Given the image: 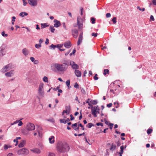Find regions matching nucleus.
Listing matches in <instances>:
<instances>
[{
    "mask_svg": "<svg viewBox=\"0 0 156 156\" xmlns=\"http://www.w3.org/2000/svg\"><path fill=\"white\" fill-rule=\"evenodd\" d=\"M41 28L43 29L45 28L46 27H48L49 25H48V23H41Z\"/></svg>",
    "mask_w": 156,
    "mask_h": 156,
    "instance_id": "393cba45",
    "label": "nucleus"
},
{
    "mask_svg": "<svg viewBox=\"0 0 156 156\" xmlns=\"http://www.w3.org/2000/svg\"><path fill=\"white\" fill-rule=\"evenodd\" d=\"M43 40L42 39H40L39 40V44L41 45V44L43 43Z\"/></svg>",
    "mask_w": 156,
    "mask_h": 156,
    "instance_id": "052dcab7",
    "label": "nucleus"
},
{
    "mask_svg": "<svg viewBox=\"0 0 156 156\" xmlns=\"http://www.w3.org/2000/svg\"><path fill=\"white\" fill-rule=\"evenodd\" d=\"M53 27H54L52 26H51L50 27L49 30L52 33H54L55 30V29Z\"/></svg>",
    "mask_w": 156,
    "mask_h": 156,
    "instance_id": "2f4dec72",
    "label": "nucleus"
},
{
    "mask_svg": "<svg viewBox=\"0 0 156 156\" xmlns=\"http://www.w3.org/2000/svg\"><path fill=\"white\" fill-rule=\"evenodd\" d=\"M47 120L49 122H55V121L54 120V119L52 118H51L48 119H47Z\"/></svg>",
    "mask_w": 156,
    "mask_h": 156,
    "instance_id": "72a5a7b5",
    "label": "nucleus"
},
{
    "mask_svg": "<svg viewBox=\"0 0 156 156\" xmlns=\"http://www.w3.org/2000/svg\"><path fill=\"white\" fill-rule=\"evenodd\" d=\"M137 9H138L140 11H144L145 10V9L144 8H143L142 9V8H140L139 6L137 7Z\"/></svg>",
    "mask_w": 156,
    "mask_h": 156,
    "instance_id": "79ce46f5",
    "label": "nucleus"
},
{
    "mask_svg": "<svg viewBox=\"0 0 156 156\" xmlns=\"http://www.w3.org/2000/svg\"><path fill=\"white\" fill-rule=\"evenodd\" d=\"M44 84L43 83H40L39 86L38 90V94L41 97L44 96V92L43 90Z\"/></svg>",
    "mask_w": 156,
    "mask_h": 156,
    "instance_id": "7ed1b4c3",
    "label": "nucleus"
},
{
    "mask_svg": "<svg viewBox=\"0 0 156 156\" xmlns=\"http://www.w3.org/2000/svg\"><path fill=\"white\" fill-rule=\"evenodd\" d=\"M116 18L115 17H114L112 19V21L113 22V23H115L117 21L116 20Z\"/></svg>",
    "mask_w": 156,
    "mask_h": 156,
    "instance_id": "4c0bfd02",
    "label": "nucleus"
},
{
    "mask_svg": "<svg viewBox=\"0 0 156 156\" xmlns=\"http://www.w3.org/2000/svg\"><path fill=\"white\" fill-rule=\"evenodd\" d=\"M81 91L82 93L84 94H86V92L85 90L83 88L81 89Z\"/></svg>",
    "mask_w": 156,
    "mask_h": 156,
    "instance_id": "8fccbe9b",
    "label": "nucleus"
},
{
    "mask_svg": "<svg viewBox=\"0 0 156 156\" xmlns=\"http://www.w3.org/2000/svg\"><path fill=\"white\" fill-rule=\"evenodd\" d=\"M31 151L34 153H36L37 154H40L41 153L40 150L38 148H35L34 149L31 150Z\"/></svg>",
    "mask_w": 156,
    "mask_h": 156,
    "instance_id": "6ab92c4d",
    "label": "nucleus"
},
{
    "mask_svg": "<svg viewBox=\"0 0 156 156\" xmlns=\"http://www.w3.org/2000/svg\"><path fill=\"white\" fill-rule=\"evenodd\" d=\"M70 65L71 66L72 68L73 69L76 70L77 69H78L79 68V66L78 65L76 64L75 62L73 61H70Z\"/></svg>",
    "mask_w": 156,
    "mask_h": 156,
    "instance_id": "1a4fd4ad",
    "label": "nucleus"
},
{
    "mask_svg": "<svg viewBox=\"0 0 156 156\" xmlns=\"http://www.w3.org/2000/svg\"><path fill=\"white\" fill-rule=\"evenodd\" d=\"M111 16V15L110 13H107L106 15V16L107 18L110 17Z\"/></svg>",
    "mask_w": 156,
    "mask_h": 156,
    "instance_id": "e2e57ef3",
    "label": "nucleus"
},
{
    "mask_svg": "<svg viewBox=\"0 0 156 156\" xmlns=\"http://www.w3.org/2000/svg\"><path fill=\"white\" fill-rule=\"evenodd\" d=\"M54 67L58 71L61 72H63L67 69V66H64V65L55 63L54 64Z\"/></svg>",
    "mask_w": 156,
    "mask_h": 156,
    "instance_id": "f03ea898",
    "label": "nucleus"
},
{
    "mask_svg": "<svg viewBox=\"0 0 156 156\" xmlns=\"http://www.w3.org/2000/svg\"><path fill=\"white\" fill-rule=\"evenodd\" d=\"M29 151L28 150L25 148H23L17 151V154L19 155L24 154L27 155L29 153Z\"/></svg>",
    "mask_w": 156,
    "mask_h": 156,
    "instance_id": "20e7f679",
    "label": "nucleus"
},
{
    "mask_svg": "<svg viewBox=\"0 0 156 156\" xmlns=\"http://www.w3.org/2000/svg\"><path fill=\"white\" fill-rule=\"evenodd\" d=\"M94 126V125L91 123H88L86 125V126L89 128H90L92 126Z\"/></svg>",
    "mask_w": 156,
    "mask_h": 156,
    "instance_id": "cd10ccee",
    "label": "nucleus"
},
{
    "mask_svg": "<svg viewBox=\"0 0 156 156\" xmlns=\"http://www.w3.org/2000/svg\"><path fill=\"white\" fill-rule=\"evenodd\" d=\"M116 147V145L113 143L112 144L111 147H110V149L111 151L114 150Z\"/></svg>",
    "mask_w": 156,
    "mask_h": 156,
    "instance_id": "412c9836",
    "label": "nucleus"
},
{
    "mask_svg": "<svg viewBox=\"0 0 156 156\" xmlns=\"http://www.w3.org/2000/svg\"><path fill=\"white\" fill-rule=\"evenodd\" d=\"M82 40L83 38L79 37L78 40L77 42V44L78 45H79L80 44L81 42L82 41Z\"/></svg>",
    "mask_w": 156,
    "mask_h": 156,
    "instance_id": "c85d7f7f",
    "label": "nucleus"
},
{
    "mask_svg": "<svg viewBox=\"0 0 156 156\" xmlns=\"http://www.w3.org/2000/svg\"><path fill=\"white\" fill-rule=\"evenodd\" d=\"M28 2L31 6H36L37 5V0H28Z\"/></svg>",
    "mask_w": 156,
    "mask_h": 156,
    "instance_id": "9d476101",
    "label": "nucleus"
},
{
    "mask_svg": "<svg viewBox=\"0 0 156 156\" xmlns=\"http://www.w3.org/2000/svg\"><path fill=\"white\" fill-rule=\"evenodd\" d=\"M150 19L152 21H154V16L152 15L151 16Z\"/></svg>",
    "mask_w": 156,
    "mask_h": 156,
    "instance_id": "0e129e2a",
    "label": "nucleus"
},
{
    "mask_svg": "<svg viewBox=\"0 0 156 156\" xmlns=\"http://www.w3.org/2000/svg\"><path fill=\"white\" fill-rule=\"evenodd\" d=\"M91 35L92 36H94V37H96L97 36L98 34L97 33H92Z\"/></svg>",
    "mask_w": 156,
    "mask_h": 156,
    "instance_id": "4d7b16f0",
    "label": "nucleus"
},
{
    "mask_svg": "<svg viewBox=\"0 0 156 156\" xmlns=\"http://www.w3.org/2000/svg\"><path fill=\"white\" fill-rule=\"evenodd\" d=\"M70 107L69 105L68 106H66L65 107L66 110H63V112H65V113H66L67 115L69 114L70 110Z\"/></svg>",
    "mask_w": 156,
    "mask_h": 156,
    "instance_id": "4468645a",
    "label": "nucleus"
},
{
    "mask_svg": "<svg viewBox=\"0 0 156 156\" xmlns=\"http://www.w3.org/2000/svg\"><path fill=\"white\" fill-rule=\"evenodd\" d=\"M13 75V70H11L9 72L6 73H5V75L8 77H11Z\"/></svg>",
    "mask_w": 156,
    "mask_h": 156,
    "instance_id": "f3484780",
    "label": "nucleus"
},
{
    "mask_svg": "<svg viewBox=\"0 0 156 156\" xmlns=\"http://www.w3.org/2000/svg\"><path fill=\"white\" fill-rule=\"evenodd\" d=\"M12 63H10L5 66H4L2 69V72H6L10 69H12Z\"/></svg>",
    "mask_w": 156,
    "mask_h": 156,
    "instance_id": "423d86ee",
    "label": "nucleus"
},
{
    "mask_svg": "<svg viewBox=\"0 0 156 156\" xmlns=\"http://www.w3.org/2000/svg\"><path fill=\"white\" fill-rule=\"evenodd\" d=\"M59 44L56 45H54L53 44H52L50 46H49V48H52L54 50L56 48H57L59 47Z\"/></svg>",
    "mask_w": 156,
    "mask_h": 156,
    "instance_id": "aec40b11",
    "label": "nucleus"
},
{
    "mask_svg": "<svg viewBox=\"0 0 156 156\" xmlns=\"http://www.w3.org/2000/svg\"><path fill=\"white\" fill-rule=\"evenodd\" d=\"M66 83L67 86L68 87V89H69L71 88V86H70V81L69 80H67Z\"/></svg>",
    "mask_w": 156,
    "mask_h": 156,
    "instance_id": "a878e982",
    "label": "nucleus"
},
{
    "mask_svg": "<svg viewBox=\"0 0 156 156\" xmlns=\"http://www.w3.org/2000/svg\"><path fill=\"white\" fill-rule=\"evenodd\" d=\"M72 33H73L74 34H75L76 35H78L79 34L78 31L76 29H72Z\"/></svg>",
    "mask_w": 156,
    "mask_h": 156,
    "instance_id": "b1692460",
    "label": "nucleus"
},
{
    "mask_svg": "<svg viewBox=\"0 0 156 156\" xmlns=\"http://www.w3.org/2000/svg\"><path fill=\"white\" fill-rule=\"evenodd\" d=\"M59 121L60 123H63L64 124L66 123V121L65 119H60Z\"/></svg>",
    "mask_w": 156,
    "mask_h": 156,
    "instance_id": "473e14b6",
    "label": "nucleus"
},
{
    "mask_svg": "<svg viewBox=\"0 0 156 156\" xmlns=\"http://www.w3.org/2000/svg\"><path fill=\"white\" fill-rule=\"evenodd\" d=\"M28 15V13L25 12H23L20 13L19 16L22 17H23L24 16H27Z\"/></svg>",
    "mask_w": 156,
    "mask_h": 156,
    "instance_id": "4be33fe9",
    "label": "nucleus"
},
{
    "mask_svg": "<svg viewBox=\"0 0 156 156\" xmlns=\"http://www.w3.org/2000/svg\"><path fill=\"white\" fill-rule=\"evenodd\" d=\"M124 149V147L123 145L121 146L120 147V152H123V150Z\"/></svg>",
    "mask_w": 156,
    "mask_h": 156,
    "instance_id": "37998d69",
    "label": "nucleus"
},
{
    "mask_svg": "<svg viewBox=\"0 0 156 156\" xmlns=\"http://www.w3.org/2000/svg\"><path fill=\"white\" fill-rule=\"evenodd\" d=\"M22 53L25 56H27L30 54V51L28 50L26 48H24L22 50Z\"/></svg>",
    "mask_w": 156,
    "mask_h": 156,
    "instance_id": "f8f14e48",
    "label": "nucleus"
},
{
    "mask_svg": "<svg viewBox=\"0 0 156 156\" xmlns=\"http://www.w3.org/2000/svg\"><path fill=\"white\" fill-rule=\"evenodd\" d=\"M104 120H105V123L107 125H108V126L109 125V124H110V123H109V121H108L106 120V119L105 118L104 119Z\"/></svg>",
    "mask_w": 156,
    "mask_h": 156,
    "instance_id": "603ef678",
    "label": "nucleus"
},
{
    "mask_svg": "<svg viewBox=\"0 0 156 156\" xmlns=\"http://www.w3.org/2000/svg\"><path fill=\"white\" fill-rule=\"evenodd\" d=\"M43 80L45 82H48V78L46 76H44L43 78Z\"/></svg>",
    "mask_w": 156,
    "mask_h": 156,
    "instance_id": "e433bc0d",
    "label": "nucleus"
},
{
    "mask_svg": "<svg viewBox=\"0 0 156 156\" xmlns=\"http://www.w3.org/2000/svg\"><path fill=\"white\" fill-rule=\"evenodd\" d=\"M82 24L80 23V24L78 25V28L80 29H81L82 28Z\"/></svg>",
    "mask_w": 156,
    "mask_h": 156,
    "instance_id": "6e6d98bb",
    "label": "nucleus"
},
{
    "mask_svg": "<svg viewBox=\"0 0 156 156\" xmlns=\"http://www.w3.org/2000/svg\"><path fill=\"white\" fill-rule=\"evenodd\" d=\"M112 103H110L108 104L107 105V106L108 108L111 107L112 105Z\"/></svg>",
    "mask_w": 156,
    "mask_h": 156,
    "instance_id": "69168bd1",
    "label": "nucleus"
},
{
    "mask_svg": "<svg viewBox=\"0 0 156 156\" xmlns=\"http://www.w3.org/2000/svg\"><path fill=\"white\" fill-rule=\"evenodd\" d=\"M13 142H16V144L15 145L16 146L18 144V140L16 139H15L13 140Z\"/></svg>",
    "mask_w": 156,
    "mask_h": 156,
    "instance_id": "680f3d73",
    "label": "nucleus"
},
{
    "mask_svg": "<svg viewBox=\"0 0 156 156\" xmlns=\"http://www.w3.org/2000/svg\"><path fill=\"white\" fill-rule=\"evenodd\" d=\"M2 35L3 37H7L8 36V35L7 34H5L4 31H3L2 32Z\"/></svg>",
    "mask_w": 156,
    "mask_h": 156,
    "instance_id": "ea45409f",
    "label": "nucleus"
},
{
    "mask_svg": "<svg viewBox=\"0 0 156 156\" xmlns=\"http://www.w3.org/2000/svg\"><path fill=\"white\" fill-rule=\"evenodd\" d=\"M6 45L3 44L0 47V57H2L6 53V52L4 51L6 47Z\"/></svg>",
    "mask_w": 156,
    "mask_h": 156,
    "instance_id": "39448f33",
    "label": "nucleus"
},
{
    "mask_svg": "<svg viewBox=\"0 0 156 156\" xmlns=\"http://www.w3.org/2000/svg\"><path fill=\"white\" fill-rule=\"evenodd\" d=\"M62 64L64 65V66H67V68L68 67V66L70 65L69 62L66 59L63 60L62 61Z\"/></svg>",
    "mask_w": 156,
    "mask_h": 156,
    "instance_id": "2eb2a0df",
    "label": "nucleus"
},
{
    "mask_svg": "<svg viewBox=\"0 0 156 156\" xmlns=\"http://www.w3.org/2000/svg\"><path fill=\"white\" fill-rule=\"evenodd\" d=\"M107 73H109V70L108 69H104V70L103 74L104 75H105Z\"/></svg>",
    "mask_w": 156,
    "mask_h": 156,
    "instance_id": "c756f323",
    "label": "nucleus"
},
{
    "mask_svg": "<svg viewBox=\"0 0 156 156\" xmlns=\"http://www.w3.org/2000/svg\"><path fill=\"white\" fill-rule=\"evenodd\" d=\"M18 123H19L18 124V126H21L23 124L22 122L20 120H19V121Z\"/></svg>",
    "mask_w": 156,
    "mask_h": 156,
    "instance_id": "864d4df0",
    "label": "nucleus"
},
{
    "mask_svg": "<svg viewBox=\"0 0 156 156\" xmlns=\"http://www.w3.org/2000/svg\"><path fill=\"white\" fill-rule=\"evenodd\" d=\"M54 136H51V137H50L49 138V142L51 144H53L55 142V140L54 139L52 140V139H54Z\"/></svg>",
    "mask_w": 156,
    "mask_h": 156,
    "instance_id": "5701e85b",
    "label": "nucleus"
},
{
    "mask_svg": "<svg viewBox=\"0 0 156 156\" xmlns=\"http://www.w3.org/2000/svg\"><path fill=\"white\" fill-rule=\"evenodd\" d=\"M35 47L36 48L39 49L41 47V45L39 44H36L35 45Z\"/></svg>",
    "mask_w": 156,
    "mask_h": 156,
    "instance_id": "f704fd0d",
    "label": "nucleus"
},
{
    "mask_svg": "<svg viewBox=\"0 0 156 156\" xmlns=\"http://www.w3.org/2000/svg\"><path fill=\"white\" fill-rule=\"evenodd\" d=\"M55 154L54 153L49 152L48 154V156H55Z\"/></svg>",
    "mask_w": 156,
    "mask_h": 156,
    "instance_id": "c03bdc74",
    "label": "nucleus"
},
{
    "mask_svg": "<svg viewBox=\"0 0 156 156\" xmlns=\"http://www.w3.org/2000/svg\"><path fill=\"white\" fill-rule=\"evenodd\" d=\"M115 143H116L117 144V146L118 147L119 146L121 145V142L120 141V140H118V141H115Z\"/></svg>",
    "mask_w": 156,
    "mask_h": 156,
    "instance_id": "de8ad7c7",
    "label": "nucleus"
},
{
    "mask_svg": "<svg viewBox=\"0 0 156 156\" xmlns=\"http://www.w3.org/2000/svg\"><path fill=\"white\" fill-rule=\"evenodd\" d=\"M93 110L97 111V110H100V109L98 105L93 107Z\"/></svg>",
    "mask_w": 156,
    "mask_h": 156,
    "instance_id": "a18cd8bd",
    "label": "nucleus"
},
{
    "mask_svg": "<svg viewBox=\"0 0 156 156\" xmlns=\"http://www.w3.org/2000/svg\"><path fill=\"white\" fill-rule=\"evenodd\" d=\"M55 24L54 25V27L57 28L60 26L61 25V23L59 21L56 19H54L53 21Z\"/></svg>",
    "mask_w": 156,
    "mask_h": 156,
    "instance_id": "9b49d317",
    "label": "nucleus"
},
{
    "mask_svg": "<svg viewBox=\"0 0 156 156\" xmlns=\"http://www.w3.org/2000/svg\"><path fill=\"white\" fill-rule=\"evenodd\" d=\"M91 23L92 24H94L95 23V20L94 18L92 17L91 18Z\"/></svg>",
    "mask_w": 156,
    "mask_h": 156,
    "instance_id": "58836bf2",
    "label": "nucleus"
},
{
    "mask_svg": "<svg viewBox=\"0 0 156 156\" xmlns=\"http://www.w3.org/2000/svg\"><path fill=\"white\" fill-rule=\"evenodd\" d=\"M109 125L108 126L109 127L110 129H112L113 128V126L114 125V124L113 123H110L109 124Z\"/></svg>",
    "mask_w": 156,
    "mask_h": 156,
    "instance_id": "09e8293b",
    "label": "nucleus"
},
{
    "mask_svg": "<svg viewBox=\"0 0 156 156\" xmlns=\"http://www.w3.org/2000/svg\"><path fill=\"white\" fill-rule=\"evenodd\" d=\"M35 126L34 124L29 123L27 126V129L28 131H32L34 129Z\"/></svg>",
    "mask_w": 156,
    "mask_h": 156,
    "instance_id": "0eeeda50",
    "label": "nucleus"
},
{
    "mask_svg": "<svg viewBox=\"0 0 156 156\" xmlns=\"http://www.w3.org/2000/svg\"><path fill=\"white\" fill-rule=\"evenodd\" d=\"M19 121V120H16V121L13 122V123H12L11 124V125H13L14 124H16L18 123V122Z\"/></svg>",
    "mask_w": 156,
    "mask_h": 156,
    "instance_id": "338daca9",
    "label": "nucleus"
},
{
    "mask_svg": "<svg viewBox=\"0 0 156 156\" xmlns=\"http://www.w3.org/2000/svg\"><path fill=\"white\" fill-rule=\"evenodd\" d=\"M64 45L66 48H69L71 47L72 44L71 42L69 41L65 42Z\"/></svg>",
    "mask_w": 156,
    "mask_h": 156,
    "instance_id": "ddd939ff",
    "label": "nucleus"
},
{
    "mask_svg": "<svg viewBox=\"0 0 156 156\" xmlns=\"http://www.w3.org/2000/svg\"><path fill=\"white\" fill-rule=\"evenodd\" d=\"M74 87L75 88H76L77 89H79V86L77 82L75 83V84L74 85Z\"/></svg>",
    "mask_w": 156,
    "mask_h": 156,
    "instance_id": "c9c22d12",
    "label": "nucleus"
},
{
    "mask_svg": "<svg viewBox=\"0 0 156 156\" xmlns=\"http://www.w3.org/2000/svg\"><path fill=\"white\" fill-rule=\"evenodd\" d=\"M152 131V130L151 129H148L147 131V133L148 134H150Z\"/></svg>",
    "mask_w": 156,
    "mask_h": 156,
    "instance_id": "a19ab883",
    "label": "nucleus"
},
{
    "mask_svg": "<svg viewBox=\"0 0 156 156\" xmlns=\"http://www.w3.org/2000/svg\"><path fill=\"white\" fill-rule=\"evenodd\" d=\"M96 125L98 126H103V124L101 122H98L96 123Z\"/></svg>",
    "mask_w": 156,
    "mask_h": 156,
    "instance_id": "5fc2aeb1",
    "label": "nucleus"
},
{
    "mask_svg": "<svg viewBox=\"0 0 156 156\" xmlns=\"http://www.w3.org/2000/svg\"><path fill=\"white\" fill-rule=\"evenodd\" d=\"M70 120L71 121L73 120L74 119V117L73 116V115L72 114H71L70 115Z\"/></svg>",
    "mask_w": 156,
    "mask_h": 156,
    "instance_id": "13d9d810",
    "label": "nucleus"
},
{
    "mask_svg": "<svg viewBox=\"0 0 156 156\" xmlns=\"http://www.w3.org/2000/svg\"><path fill=\"white\" fill-rule=\"evenodd\" d=\"M77 123H76V125L73 127V129L75 131H77L79 129V125L77 126Z\"/></svg>",
    "mask_w": 156,
    "mask_h": 156,
    "instance_id": "7c9ffc66",
    "label": "nucleus"
},
{
    "mask_svg": "<svg viewBox=\"0 0 156 156\" xmlns=\"http://www.w3.org/2000/svg\"><path fill=\"white\" fill-rule=\"evenodd\" d=\"M56 148L58 153H64L69 150V145L66 143L59 142L57 144Z\"/></svg>",
    "mask_w": 156,
    "mask_h": 156,
    "instance_id": "f257e3e1",
    "label": "nucleus"
},
{
    "mask_svg": "<svg viewBox=\"0 0 156 156\" xmlns=\"http://www.w3.org/2000/svg\"><path fill=\"white\" fill-rule=\"evenodd\" d=\"M23 5L25 6L27 4V2H26L25 0H23Z\"/></svg>",
    "mask_w": 156,
    "mask_h": 156,
    "instance_id": "bf43d9fd",
    "label": "nucleus"
},
{
    "mask_svg": "<svg viewBox=\"0 0 156 156\" xmlns=\"http://www.w3.org/2000/svg\"><path fill=\"white\" fill-rule=\"evenodd\" d=\"M88 108L89 109H91V113L94 115V117H97V113H100L99 111L93 110V107H89Z\"/></svg>",
    "mask_w": 156,
    "mask_h": 156,
    "instance_id": "6e6552de",
    "label": "nucleus"
},
{
    "mask_svg": "<svg viewBox=\"0 0 156 156\" xmlns=\"http://www.w3.org/2000/svg\"><path fill=\"white\" fill-rule=\"evenodd\" d=\"M76 50L75 49H74L73 51H72V53H71L70 54V56H71L73 54H74L75 52H76Z\"/></svg>",
    "mask_w": 156,
    "mask_h": 156,
    "instance_id": "3c124183",
    "label": "nucleus"
},
{
    "mask_svg": "<svg viewBox=\"0 0 156 156\" xmlns=\"http://www.w3.org/2000/svg\"><path fill=\"white\" fill-rule=\"evenodd\" d=\"M79 126L81 127L82 128V129L83 130H84L85 129V128L84 127V126H83L81 123H80L79 124Z\"/></svg>",
    "mask_w": 156,
    "mask_h": 156,
    "instance_id": "49530a36",
    "label": "nucleus"
},
{
    "mask_svg": "<svg viewBox=\"0 0 156 156\" xmlns=\"http://www.w3.org/2000/svg\"><path fill=\"white\" fill-rule=\"evenodd\" d=\"M4 148L5 150L7 149L8 148V146L6 144H5L4 146Z\"/></svg>",
    "mask_w": 156,
    "mask_h": 156,
    "instance_id": "774afa93",
    "label": "nucleus"
},
{
    "mask_svg": "<svg viewBox=\"0 0 156 156\" xmlns=\"http://www.w3.org/2000/svg\"><path fill=\"white\" fill-rule=\"evenodd\" d=\"M25 140H22L18 145V146L19 147H24V144H25Z\"/></svg>",
    "mask_w": 156,
    "mask_h": 156,
    "instance_id": "a211bd4d",
    "label": "nucleus"
},
{
    "mask_svg": "<svg viewBox=\"0 0 156 156\" xmlns=\"http://www.w3.org/2000/svg\"><path fill=\"white\" fill-rule=\"evenodd\" d=\"M75 73L76 75L78 77H80L81 75V73L80 71L78 70H75Z\"/></svg>",
    "mask_w": 156,
    "mask_h": 156,
    "instance_id": "dca6fc26",
    "label": "nucleus"
},
{
    "mask_svg": "<svg viewBox=\"0 0 156 156\" xmlns=\"http://www.w3.org/2000/svg\"><path fill=\"white\" fill-rule=\"evenodd\" d=\"M90 102L93 105H96L98 103V101L97 100H91Z\"/></svg>",
    "mask_w": 156,
    "mask_h": 156,
    "instance_id": "bb28decb",
    "label": "nucleus"
}]
</instances>
